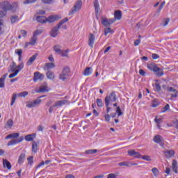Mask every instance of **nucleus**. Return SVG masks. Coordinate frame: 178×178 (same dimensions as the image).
I'll use <instances>...</instances> for the list:
<instances>
[{
	"label": "nucleus",
	"mask_w": 178,
	"mask_h": 178,
	"mask_svg": "<svg viewBox=\"0 0 178 178\" xmlns=\"http://www.w3.org/2000/svg\"><path fill=\"white\" fill-rule=\"evenodd\" d=\"M18 19H19V17H17V16H12L10 18L11 23L13 24V23H16Z\"/></svg>",
	"instance_id": "603ef678"
},
{
	"label": "nucleus",
	"mask_w": 178,
	"mask_h": 178,
	"mask_svg": "<svg viewBox=\"0 0 178 178\" xmlns=\"http://www.w3.org/2000/svg\"><path fill=\"white\" fill-rule=\"evenodd\" d=\"M136 165H137V163H131L127 161H123L118 163V166H127L128 168H130V166H134Z\"/></svg>",
	"instance_id": "393cba45"
},
{
	"label": "nucleus",
	"mask_w": 178,
	"mask_h": 178,
	"mask_svg": "<svg viewBox=\"0 0 178 178\" xmlns=\"http://www.w3.org/2000/svg\"><path fill=\"white\" fill-rule=\"evenodd\" d=\"M55 0H42V2L46 5H51Z\"/></svg>",
	"instance_id": "5fc2aeb1"
},
{
	"label": "nucleus",
	"mask_w": 178,
	"mask_h": 178,
	"mask_svg": "<svg viewBox=\"0 0 178 178\" xmlns=\"http://www.w3.org/2000/svg\"><path fill=\"white\" fill-rule=\"evenodd\" d=\"M147 67L149 70H150L151 72H154V73H158V72H161V68H159V66L154 63H148L147 65Z\"/></svg>",
	"instance_id": "423d86ee"
},
{
	"label": "nucleus",
	"mask_w": 178,
	"mask_h": 178,
	"mask_svg": "<svg viewBox=\"0 0 178 178\" xmlns=\"http://www.w3.org/2000/svg\"><path fill=\"white\" fill-rule=\"evenodd\" d=\"M14 69H16L15 72H18L19 73L21 70H23V69H24V63H23V62H21L17 66L15 65Z\"/></svg>",
	"instance_id": "2f4dec72"
},
{
	"label": "nucleus",
	"mask_w": 178,
	"mask_h": 178,
	"mask_svg": "<svg viewBox=\"0 0 178 178\" xmlns=\"http://www.w3.org/2000/svg\"><path fill=\"white\" fill-rule=\"evenodd\" d=\"M37 134H28L26 136H25L24 138L26 141H33L34 140V138H35Z\"/></svg>",
	"instance_id": "a878e982"
},
{
	"label": "nucleus",
	"mask_w": 178,
	"mask_h": 178,
	"mask_svg": "<svg viewBox=\"0 0 178 178\" xmlns=\"http://www.w3.org/2000/svg\"><path fill=\"white\" fill-rule=\"evenodd\" d=\"M36 20L38 23H47V17H45V16H37Z\"/></svg>",
	"instance_id": "c756f323"
},
{
	"label": "nucleus",
	"mask_w": 178,
	"mask_h": 178,
	"mask_svg": "<svg viewBox=\"0 0 178 178\" xmlns=\"http://www.w3.org/2000/svg\"><path fill=\"white\" fill-rule=\"evenodd\" d=\"M116 113H118V116H122L123 115V113L122 112L120 106H117Z\"/></svg>",
	"instance_id": "6e6d98bb"
},
{
	"label": "nucleus",
	"mask_w": 178,
	"mask_h": 178,
	"mask_svg": "<svg viewBox=\"0 0 178 178\" xmlns=\"http://www.w3.org/2000/svg\"><path fill=\"white\" fill-rule=\"evenodd\" d=\"M37 43V37L33 35V37L31 38L30 41H29V44L30 45H35V44Z\"/></svg>",
	"instance_id": "a19ab883"
},
{
	"label": "nucleus",
	"mask_w": 178,
	"mask_h": 178,
	"mask_svg": "<svg viewBox=\"0 0 178 178\" xmlns=\"http://www.w3.org/2000/svg\"><path fill=\"white\" fill-rule=\"evenodd\" d=\"M10 72H14V73H12L9 75L10 79H13V77H16L17 74H19V71H15V67H16V63L13 62L12 65L10 66Z\"/></svg>",
	"instance_id": "9b49d317"
},
{
	"label": "nucleus",
	"mask_w": 178,
	"mask_h": 178,
	"mask_svg": "<svg viewBox=\"0 0 178 178\" xmlns=\"http://www.w3.org/2000/svg\"><path fill=\"white\" fill-rule=\"evenodd\" d=\"M152 59H159V55L156 54H152Z\"/></svg>",
	"instance_id": "338daca9"
},
{
	"label": "nucleus",
	"mask_w": 178,
	"mask_h": 178,
	"mask_svg": "<svg viewBox=\"0 0 178 178\" xmlns=\"http://www.w3.org/2000/svg\"><path fill=\"white\" fill-rule=\"evenodd\" d=\"M95 44V35L92 33H90L88 35V45L90 48H94Z\"/></svg>",
	"instance_id": "ddd939ff"
},
{
	"label": "nucleus",
	"mask_w": 178,
	"mask_h": 178,
	"mask_svg": "<svg viewBox=\"0 0 178 178\" xmlns=\"http://www.w3.org/2000/svg\"><path fill=\"white\" fill-rule=\"evenodd\" d=\"M97 152H98V150L97 149H88L85 152V154H86V155H93V154H97Z\"/></svg>",
	"instance_id": "58836bf2"
},
{
	"label": "nucleus",
	"mask_w": 178,
	"mask_h": 178,
	"mask_svg": "<svg viewBox=\"0 0 178 178\" xmlns=\"http://www.w3.org/2000/svg\"><path fill=\"white\" fill-rule=\"evenodd\" d=\"M54 49L55 52H56V54H58V55L62 51L60 46L58 45V44L54 46Z\"/></svg>",
	"instance_id": "49530a36"
},
{
	"label": "nucleus",
	"mask_w": 178,
	"mask_h": 178,
	"mask_svg": "<svg viewBox=\"0 0 178 178\" xmlns=\"http://www.w3.org/2000/svg\"><path fill=\"white\" fill-rule=\"evenodd\" d=\"M94 8L95 12L98 13V10H99V3L98 2V0H95L94 2Z\"/></svg>",
	"instance_id": "37998d69"
},
{
	"label": "nucleus",
	"mask_w": 178,
	"mask_h": 178,
	"mask_svg": "<svg viewBox=\"0 0 178 178\" xmlns=\"http://www.w3.org/2000/svg\"><path fill=\"white\" fill-rule=\"evenodd\" d=\"M37 56L38 54H35L33 56H32L27 61L26 65L27 66H31V65H33V63H34V60H35V59H37Z\"/></svg>",
	"instance_id": "b1692460"
},
{
	"label": "nucleus",
	"mask_w": 178,
	"mask_h": 178,
	"mask_svg": "<svg viewBox=\"0 0 178 178\" xmlns=\"http://www.w3.org/2000/svg\"><path fill=\"white\" fill-rule=\"evenodd\" d=\"M169 109H170V106L169 104H166L164 107H163L161 108V113H165V112H168V111H169Z\"/></svg>",
	"instance_id": "c03bdc74"
},
{
	"label": "nucleus",
	"mask_w": 178,
	"mask_h": 178,
	"mask_svg": "<svg viewBox=\"0 0 178 178\" xmlns=\"http://www.w3.org/2000/svg\"><path fill=\"white\" fill-rule=\"evenodd\" d=\"M165 1H163L162 3L161 4V6L159 8L158 12H161L162 10V9H163V6H165Z\"/></svg>",
	"instance_id": "0e129e2a"
},
{
	"label": "nucleus",
	"mask_w": 178,
	"mask_h": 178,
	"mask_svg": "<svg viewBox=\"0 0 178 178\" xmlns=\"http://www.w3.org/2000/svg\"><path fill=\"white\" fill-rule=\"evenodd\" d=\"M117 99H118V96H116V93L115 92L110 93L105 97L104 102L106 104L107 113H109V112L112 111V108L109 107V106L112 105L113 102H116Z\"/></svg>",
	"instance_id": "f257e3e1"
},
{
	"label": "nucleus",
	"mask_w": 178,
	"mask_h": 178,
	"mask_svg": "<svg viewBox=\"0 0 178 178\" xmlns=\"http://www.w3.org/2000/svg\"><path fill=\"white\" fill-rule=\"evenodd\" d=\"M81 6H83V1L81 0H78L72 9L69 13V16H72V15H74L76 12H79L81 9Z\"/></svg>",
	"instance_id": "7ed1b4c3"
},
{
	"label": "nucleus",
	"mask_w": 178,
	"mask_h": 178,
	"mask_svg": "<svg viewBox=\"0 0 178 178\" xmlns=\"http://www.w3.org/2000/svg\"><path fill=\"white\" fill-rule=\"evenodd\" d=\"M67 54H69V49L61 50V52L58 55H60L63 58H67V56H69Z\"/></svg>",
	"instance_id": "ea45409f"
},
{
	"label": "nucleus",
	"mask_w": 178,
	"mask_h": 178,
	"mask_svg": "<svg viewBox=\"0 0 178 178\" xmlns=\"http://www.w3.org/2000/svg\"><path fill=\"white\" fill-rule=\"evenodd\" d=\"M167 91H168V92H174V93L171 94L172 98H177L178 91H177V90L175 89V88L168 87Z\"/></svg>",
	"instance_id": "dca6fc26"
},
{
	"label": "nucleus",
	"mask_w": 178,
	"mask_h": 178,
	"mask_svg": "<svg viewBox=\"0 0 178 178\" xmlns=\"http://www.w3.org/2000/svg\"><path fill=\"white\" fill-rule=\"evenodd\" d=\"M83 74V76H91V74H92V67H86L84 70Z\"/></svg>",
	"instance_id": "412c9836"
},
{
	"label": "nucleus",
	"mask_w": 178,
	"mask_h": 178,
	"mask_svg": "<svg viewBox=\"0 0 178 178\" xmlns=\"http://www.w3.org/2000/svg\"><path fill=\"white\" fill-rule=\"evenodd\" d=\"M16 98H17V95L16 93L13 94L12 101L10 103L11 106H13V105L15 104V102H16Z\"/></svg>",
	"instance_id": "a18cd8bd"
},
{
	"label": "nucleus",
	"mask_w": 178,
	"mask_h": 178,
	"mask_svg": "<svg viewBox=\"0 0 178 178\" xmlns=\"http://www.w3.org/2000/svg\"><path fill=\"white\" fill-rule=\"evenodd\" d=\"M113 23H115L113 18H104L102 20V24L104 26V27H109L111 24H113Z\"/></svg>",
	"instance_id": "1a4fd4ad"
},
{
	"label": "nucleus",
	"mask_w": 178,
	"mask_h": 178,
	"mask_svg": "<svg viewBox=\"0 0 178 178\" xmlns=\"http://www.w3.org/2000/svg\"><path fill=\"white\" fill-rule=\"evenodd\" d=\"M24 140V137L21 136L19 139L13 140L8 142V146L10 147V145H16V144H19V143H22Z\"/></svg>",
	"instance_id": "f3484780"
},
{
	"label": "nucleus",
	"mask_w": 178,
	"mask_h": 178,
	"mask_svg": "<svg viewBox=\"0 0 178 178\" xmlns=\"http://www.w3.org/2000/svg\"><path fill=\"white\" fill-rule=\"evenodd\" d=\"M96 104L99 108H102L104 103L102 102V99H97Z\"/></svg>",
	"instance_id": "8fccbe9b"
},
{
	"label": "nucleus",
	"mask_w": 178,
	"mask_h": 178,
	"mask_svg": "<svg viewBox=\"0 0 178 178\" xmlns=\"http://www.w3.org/2000/svg\"><path fill=\"white\" fill-rule=\"evenodd\" d=\"M37 0H26L24 2V5H27V3H34Z\"/></svg>",
	"instance_id": "e2e57ef3"
},
{
	"label": "nucleus",
	"mask_w": 178,
	"mask_h": 178,
	"mask_svg": "<svg viewBox=\"0 0 178 178\" xmlns=\"http://www.w3.org/2000/svg\"><path fill=\"white\" fill-rule=\"evenodd\" d=\"M3 168H7L8 170H10V169H12V164H10V162H9L6 159H3Z\"/></svg>",
	"instance_id": "bb28decb"
},
{
	"label": "nucleus",
	"mask_w": 178,
	"mask_h": 178,
	"mask_svg": "<svg viewBox=\"0 0 178 178\" xmlns=\"http://www.w3.org/2000/svg\"><path fill=\"white\" fill-rule=\"evenodd\" d=\"M115 33V31L113 29H111V27H108L104 29V35H108V34H113Z\"/></svg>",
	"instance_id": "c9c22d12"
},
{
	"label": "nucleus",
	"mask_w": 178,
	"mask_h": 178,
	"mask_svg": "<svg viewBox=\"0 0 178 178\" xmlns=\"http://www.w3.org/2000/svg\"><path fill=\"white\" fill-rule=\"evenodd\" d=\"M46 76L49 80H54L55 79V74H54V72L52 71H48L46 73Z\"/></svg>",
	"instance_id": "f704fd0d"
},
{
	"label": "nucleus",
	"mask_w": 178,
	"mask_h": 178,
	"mask_svg": "<svg viewBox=\"0 0 178 178\" xmlns=\"http://www.w3.org/2000/svg\"><path fill=\"white\" fill-rule=\"evenodd\" d=\"M51 89L49 87H48V84L44 83V86H42L40 88H39V90H36V92L39 94L40 92H48Z\"/></svg>",
	"instance_id": "4468645a"
},
{
	"label": "nucleus",
	"mask_w": 178,
	"mask_h": 178,
	"mask_svg": "<svg viewBox=\"0 0 178 178\" xmlns=\"http://www.w3.org/2000/svg\"><path fill=\"white\" fill-rule=\"evenodd\" d=\"M6 11L7 10H3V11L1 10L0 11V17H3L6 16Z\"/></svg>",
	"instance_id": "052dcab7"
},
{
	"label": "nucleus",
	"mask_w": 178,
	"mask_h": 178,
	"mask_svg": "<svg viewBox=\"0 0 178 178\" xmlns=\"http://www.w3.org/2000/svg\"><path fill=\"white\" fill-rule=\"evenodd\" d=\"M163 153L166 159H170V158H173V156H175L176 152H175V150L173 149H167L165 151H163Z\"/></svg>",
	"instance_id": "6e6552de"
},
{
	"label": "nucleus",
	"mask_w": 178,
	"mask_h": 178,
	"mask_svg": "<svg viewBox=\"0 0 178 178\" xmlns=\"http://www.w3.org/2000/svg\"><path fill=\"white\" fill-rule=\"evenodd\" d=\"M26 159V153H21L18 157L17 163L19 165H23Z\"/></svg>",
	"instance_id": "6ab92c4d"
},
{
	"label": "nucleus",
	"mask_w": 178,
	"mask_h": 178,
	"mask_svg": "<svg viewBox=\"0 0 178 178\" xmlns=\"http://www.w3.org/2000/svg\"><path fill=\"white\" fill-rule=\"evenodd\" d=\"M67 22H69V19L64 18L63 19H62L56 27L52 29L50 33L51 36L54 38L56 37V35H58V31H59V29H60L62 25Z\"/></svg>",
	"instance_id": "f03ea898"
},
{
	"label": "nucleus",
	"mask_w": 178,
	"mask_h": 178,
	"mask_svg": "<svg viewBox=\"0 0 178 178\" xmlns=\"http://www.w3.org/2000/svg\"><path fill=\"white\" fill-rule=\"evenodd\" d=\"M155 88H156V91H158V92H159V91H161V85H159V83H156Z\"/></svg>",
	"instance_id": "bf43d9fd"
},
{
	"label": "nucleus",
	"mask_w": 178,
	"mask_h": 178,
	"mask_svg": "<svg viewBox=\"0 0 178 178\" xmlns=\"http://www.w3.org/2000/svg\"><path fill=\"white\" fill-rule=\"evenodd\" d=\"M152 172L154 176H155V177H156L159 175V170L156 168H153L152 169Z\"/></svg>",
	"instance_id": "de8ad7c7"
},
{
	"label": "nucleus",
	"mask_w": 178,
	"mask_h": 178,
	"mask_svg": "<svg viewBox=\"0 0 178 178\" xmlns=\"http://www.w3.org/2000/svg\"><path fill=\"white\" fill-rule=\"evenodd\" d=\"M41 99H38L33 102L29 101L26 102V108H34L41 104Z\"/></svg>",
	"instance_id": "0eeeda50"
},
{
	"label": "nucleus",
	"mask_w": 178,
	"mask_h": 178,
	"mask_svg": "<svg viewBox=\"0 0 178 178\" xmlns=\"http://www.w3.org/2000/svg\"><path fill=\"white\" fill-rule=\"evenodd\" d=\"M15 54H16V55H18L19 62H22V55H23V50L22 49H17L15 51Z\"/></svg>",
	"instance_id": "cd10ccee"
},
{
	"label": "nucleus",
	"mask_w": 178,
	"mask_h": 178,
	"mask_svg": "<svg viewBox=\"0 0 178 178\" xmlns=\"http://www.w3.org/2000/svg\"><path fill=\"white\" fill-rule=\"evenodd\" d=\"M172 170L174 172H175L176 174L178 173L177 169H178V166H177V161L176 160H172Z\"/></svg>",
	"instance_id": "72a5a7b5"
},
{
	"label": "nucleus",
	"mask_w": 178,
	"mask_h": 178,
	"mask_svg": "<svg viewBox=\"0 0 178 178\" xmlns=\"http://www.w3.org/2000/svg\"><path fill=\"white\" fill-rule=\"evenodd\" d=\"M28 161V165H33V163L34 162V157L30 156L27 158Z\"/></svg>",
	"instance_id": "864d4df0"
},
{
	"label": "nucleus",
	"mask_w": 178,
	"mask_h": 178,
	"mask_svg": "<svg viewBox=\"0 0 178 178\" xmlns=\"http://www.w3.org/2000/svg\"><path fill=\"white\" fill-rule=\"evenodd\" d=\"M107 178H118V174L111 173L108 175Z\"/></svg>",
	"instance_id": "13d9d810"
},
{
	"label": "nucleus",
	"mask_w": 178,
	"mask_h": 178,
	"mask_svg": "<svg viewBox=\"0 0 178 178\" xmlns=\"http://www.w3.org/2000/svg\"><path fill=\"white\" fill-rule=\"evenodd\" d=\"M115 22L116 20H121L122 19V11L120 10H117L114 12V18H113Z\"/></svg>",
	"instance_id": "a211bd4d"
},
{
	"label": "nucleus",
	"mask_w": 178,
	"mask_h": 178,
	"mask_svg": "<svg viewBox=\"0 0 178 178\" xmlns=\"http://www.w3.org/2000/svg\"><path fill=\"white\" fill-rule=\"evenodd\" d=\"M67 103V100H58L55 102L53 106H55L56 108L57 106H63V105H65Z\"/></svg>",
	"instance_id": "5701e85b"
},
{
	"label": "nucleus",
	"mask_w": 178,
	"mask_h": 178,
	"mask_svg": "<svg viewBox=\"0 0 178 178\" xmlns=\"http://www.w3.org/2000/svg\"><path fill=\"white\" fill-rule=\"evenodd\" d=\"M44 77L45 76L43 74H41L40 72H35L33 74V81L35 83H36V81H38V80L42 81V80H44Z\"/></svg>",
	"instance_id": "f8f14e48"
},
{
	"label": "nucleus",
	"mask_w": 178,
	"mask_h": 178,
	"mask_svg": "<svg viewBox=\"0 0 178 178\" xmlns=\"http://www.w3.org/2000/svg\"><path fill=\"white\" fill-rule=\"evenodd\" d=\"M70 73V68H69L68 67H65L63 68V72L59 76L60 80L65 81V80L67 79V76H69Z\"/></svg>",
	"instance_id": "20e7f679"
},
{
	"label": "nucleus",
	"mask_w": 178,
	"mask_h": 178,
	"mask_svg": "<svg viewBox=\"0 0 178 178\" xmlns=\"http://www.w3.org/2000/svg\"><path fill=\"white\" fill-rule=\"evenodd\" d=\"M38 151V145L37 144V142L33 141L32 143V152H37Z\"/></svg>",
	"instance_id": "4c0bfd02"
},
{
	"label": "nucleus",
	"mask_w": 178,
	"mask_h": 178,
	"mask_svg": "<svg viewBox=\"0 0 178 178\" xmlns=\"http://www.w3.org/2000/svg\"><path fill=\"white\" fill-rule=\"evenodd\" d=\"M42 33V30L41 29H37L33 32V36L37 37L38 35H40Z\"/></svg>",
	"instance_id": "3c124183"
},
{
	"label": "nucleus",
	"mask_w": 178,
	"mask_h": 178,
	"mask_svg": "<svg viewBox=\"0 0 178 178\" xmlns=\"http://www.w3.org/2000/svg\"><path fill=\"white\" fill-rule=\"evenodd\" d=\"M104 118H105L106 122H109V120H111V115H109V114H106L104 115Z\"/></svg>",
	"instance_id": "69168bd1"
},
{
	"label": "nucleus",
	"mask_w": 178,
	"mask_h": 178,
	"mask_svg": "<svg viewBox=\"0 0 178 178\" xmlns=\"http://www.w3.org/2000/svg\"><path fill=\"white\" fill-rule=\"evenodd\" d=\"M19 136H20V134L19 133H13V134H10L9 135H8L5 139L6 140H9L10 138H17V137H19Z\"/></svg>",
	"instance_id": "7c9ffc66"
},
{
	"label": "nucleus",
	"mask_w": 178,
	"mask_h": 178,
	"mask_svg": "<svg viewBox=\"0 0 178 178\" xmlns=\"http://www.w3.org/2000/svg\"><path fill=\"white\" fill-rule=\"evenodd\" d=\"M153 141L156 144H161V142L163 141V138L161 135H156L153 138Z\"/></svg>",
	"instance_id": "4be33fe9"
},
{
	"label": "nucleus",
	"mask_w": 178,
	"mask_h": 178,
	"mask_svg": "<svg viewBox=\"0 0 178 178\" xmlns=\"http://www.w3.org/2000/svg\"><path fill=\"white\" fill-rule=\"evenodd\" d=\"M127 152L129 156H133V158H136V159H141V154L136 152L135 149H129Z\"/></svg>",
	"instance_id": "9d476101"
},
{
	"label": "nucleus",
	"mask_w": 178,
	"mask_h": 178,
	"mask_svg": "<svg viewBox=\"0 0 178 178\" xmlns=\"http://www.w3.org/2000/svg\"><path fill=\"white\" fill-rule=\"evenodd\" d=\"M6 77H8V73L3 74L0 78V88H3L5 87V80H6Z\"/></svg>",
	"instance_id": "aec40b11"
},
{
	"label": "nucleus",
	"mask_w": 178,
	"mask_h": 178,
	"mask_svg": "<svg viewBox=\"0 0 178 178\" xmlns=\"http://www.w3.org/2000/svg\"><path fill=\"white\" fill-rule=\"evenodd\" d=\"M12 127H13V120L12 119H9L5 126H4V129H12Z\"/></svg>",
	"instance_id": "c85d7f7f"
},
{
	"label": "nucleus",
	"mask_w": 178,
	"mask_h": 178,
	"mask_svg": "<svg viewBox=\"0 0 178 178\" xmlns=\"http://www.w3.org/2000/svg\"><path fill=\"white\" fill-rule=\"evenodd\" d=\"M27 95H29V92H27V91L19 92L18 94V97H20L21 98H24V97H27Z\"/></svg>",
	"instance_id": "09e8293b"
},
{
	"label": "nucleus",
	"mask_w": 178,
	"mask_h": 178,
	"mask_svg": "<svg viewBox=\"0 0 178 178\" xmlns=\"http://www.w3.org/2000/svg\"><path fill=\"white\" fill-rule=\"evenodd\" d=\"M139 74H140V76H145V74H147V72H145V71H144L143 69H140L139 70Z\"/></svg>",
	"instance_id": "680f3d73"
},
{
	"label": "nucleus",
	"mask_w": 178,
	"mask_h": 178,
	"mask_svg": "<svg viewBox=\"0 0 178 178\" xmlns=\"http://www.w3.org/2000/svg\"><path fill=\"white\" fill-rule=\"evenodd\" d=\"M59 19H62V17L60 15H50L47 18V22L48 23H54V22H56Z\"/></svg>",
	"instance_id": "2eb2a0df"
},
{
	"label": "nucleus",
	"mask_w": 178,
	"mask_h": 178,
	"mask_svg": "<svg viewBox=\"0 0 178 178\" xmlns=\"http://www.w3.org/2000/svg\"><path fill=\"white\" fill-rule=\"evenodd\" d=\"M13 8L10 3H9V1H5L0 3V9H2L3 10H11V9Z\"/></svg>",
	"instance_id": "39448f33"
},
{
	"label": "nucleus",
	"mask_w": 178,
	"mask_h": 178,
	"mask_svg": "<svg viewBox=\"0 0 178 178\" xmlns=\"http://www.w3.org/2000/svg\"><path fill=\"white\" fill-rule=\"evenodd\" d=\"M140 159H143V161H147V162H151V161H152L151 156L148 155H141Z\"/></svg>",
	"instance_id": "79ce46f5"
},
{
	"label": "nucleus",
	"mask_w": 178,
	"mask_h": 178,
	"mask_svg": "<svg viewBox=\"0 0 178 178\" xmlns=\"http://www.w3.org/2000/svg\"><path fill=\"white\" fill-rule=\"evenodd\" d=\"M160 103L159 100L158 99H154L152 102V108H157V106H159Z\"/></svg>",
	"instance_id": "e433bc0d"
},
{
	"label": "nucleus",
	"mask_w": 178,
	"mask_h": 178,
	"mask_svg": "<svg viewBox=\"0 0 178 178\" xmlns=\"http://www.w3.org/2000/svg\"><path fill=\"white\" fill-rule=\"evenodd\" d=\"M55 67V64L53 63H47L44 65V70H50V69H54Z\"/></svg>",
	"instance_id": "473e14b6"
},
{
	"label": "nucleus",
	"mask_w": 178,
	"mask_h": 178,
	"mask_svg": "<svg viewBox=\"0 0 178 178\" xmlns=\"http://www.w3.org/2000/svg\"><path fill=\"white\" fill-rule=\"evenodd\" d=\"M154 122L155 123H156L157 124H161L162 123V118L156 117L154 119Z\"/></svg>",
	"instance_id": "4d7b16f0"
},
{
	"label": "nucleus",
	"mask_w": 178,
	"mask_h": 178,
	"mask_svg": "<svg viewBox=\"0 0 178 178\" xmlns=\"http://www.w3.org/2000/svg\"><path fill=\"white\" fill-rule=\"evenodd\" d=\"M173 123H174V127H175V129H177L178 130V120L173 121Z\"/></svg>",
	"instance_id": "774afa93"
}]
</instances>
